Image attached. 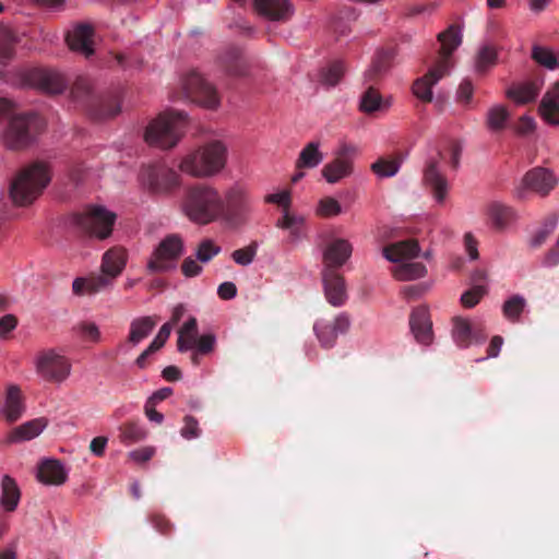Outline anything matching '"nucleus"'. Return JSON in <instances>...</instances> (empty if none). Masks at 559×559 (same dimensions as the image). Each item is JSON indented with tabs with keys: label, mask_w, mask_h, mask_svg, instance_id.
<instances>
[{
	"label": "nucleus",
	"mask_w": 559,
	"mask_h": 559,
	"mask_svg": "<svg viewBox=\"0 0 559 559\" xmlns=\"http://www.w3.org/2000/svg\"><path fill=\"white\" fill-rule=\"evenodd\" d=\"M178 209L190 223L207 226L216 222L247 223L254 210L249 188L234 182L223 191L212 182L197 181L183 187Z\"/></svg>",
	"instance_id": "f257e3e1"
},
{
	"label": "nucleus",
	"mask_w": 559,
	"mask_h": 559,
	"mask_svg": "<svg viewBox=\"0 0 559 559\" xmlns=\"http://www.w3.org/2000/svg\"><path fill=\"white\" fill-rule=\"evenodd\" d=\"M227 157L228 151L225 142L219 139H211L183 154L178 163V169L194 179L215 178L226 168Z\"/></svg>",
	"instance_id": "f03ea898"
},
{
	"label": "nucleus",
	"mask_w": 559,
	"mask_h": 559,
	"mask_svg": "<svg viewBox=\"0 0 559 559\" xmlns=\"http://www.w3.org/2000/svg\"><path fill=\"white\" fill-rule=\"evenodd\" d=\"M50 180V169L46 163H32L13 177L9 188L10 198L15 205L27 206L43 193Z\"/></svg>",
	"instance_id": "7ed1b4c3"
},
{
	"label": "nucleus",
	"mask_w": 559,
	"mask_h": 559,
	"mask_svg": "<svg viewBox=\"0 0 559 559\" xmlns=\"http://www.w3.org/2000/svg\"><path fill=\"white\" fill-rule=\"evenodd\" d=\"M185 121L183 114L166 111L146 127L144 140L151 146L171 148L180 141Z\"/></svg>",
	"instance_id": "20e7f679"
},
{
	"label": "nucleus",
	"mask_w": 559,
	"mask_h": 559,
	"mask_svg": "<svg viewBox=\"0 0 559 559\" xmlns=\"http://www.w3.org/2000/svg\"><path fill=\"white\" fill-rule=\"evenodd\" d=\"M46 128L36 115L14 116L2 133L3 144L11 150L23 148L32 143Z\"/></svg>",
	"instance_id": "39448f33"
},
{
	"label": "nucleus",
	"mask_w": 559,
	"mask_h": 559,
	"mask_svg": "<svg viewBox=\"0 0 559 559\" xmlns=\"http://www.w3.org/2000/svg\"><path fill=\"white\" fill-rule=\"evenodd\" d=\"M217 337L214 332L198 333V321L190 316L178 330L177 348L180 353L191 350L192 362L199 364V355H210L215 350Z\"/></svg>",
	"instance_id": "423d86ee"
},
{
	"label": "nucleus",
	"mask_w": 559,
	"mask_h": 559,
	"mask_svg": "<svg viewBox=\"0 0 559 559\" xmlns=\"http://www.w3.org/2000/svg\"><path fill=\"white\" fill-rule=\"evenodd\" d=\"M559 178L552 169L535 167L524 174L514 188L518 199H526L533 192L545 198L558 186Z\"/></svg>",
	"instance_id": "0eeeda50"
},
{
	"label": "nucleus",
	"mask_w": 559,
	"mask_h": 559,
	"mask_svg": "<svg viewBox=\"0 0 559 559\" xmlns=\"http://www.w3.org/2000/svg\"><path fill=\"white\" fill-rule=\"evenodd\" d=\"M442 158L443 153L439 147H430L423 174L424 186L431 193L435 202L439 205L444 204L450 191L449 181L440 171L439 167Z\"/></svg>",
	"instance_id": "6e6552de"
},
{
	"label": "nucleus",
	"mask_w": 559,
	"mask_h": 559,
	"mask_svg": "<svg viewBox=\"0 0 559 559\" xmlns=\"http://www.w3.org/2000/svg\"><path fill=\"white\" fill-rule=\"evenodd\" d=\"M139 178L144 189L156 194L170 192L181 183L179 174L164 164L143 167Z\"/></svg>",
	"instance_id": "1a4fd4ad"
},
{
	"label": "nucleus",
	"mask_w": 559,
	"mask_h": 559,
	"mask_svg": "<svg viewBox=\"0 0 559 559\" xmlns=\"http://www.w3.org/2000/svg\"><path fill=\"white\" fill-rule=\"evenodd\" d=\"M185 252L183 239L179 235H168L160 240L147 262V270L164 273L176 267L177 260Z\"/></svg>",
	"instance_id": "9d476101"
},
{
	"label": "nucleus",
	"mask_w": 559,
	"mask_h": 559,
	"mask_svg": "<svg viewBox=\"0 0 559 559\" xmlns=\"http://www.w3.org/2000/svg\"><path fill=\"white\" fill-rule=\"evenodd\" d=\"M35 370L44 380L63 382L71 372V364L60 352L47 349L38 353L34 359Z\"/></svg>",
	"instance_id": "9b49d317"
},
{
	"label": "nucleus",
	"mask_w": 559,
	"mask_h": 559,
	"mask_svg": "<svg viewBox=\"0 0 559 559\" xmlns=\"http://www.w3.org/2000/svg\"><path fill=\"white\" fill-rule=\"evenodd\" d=\"M116 214L102 205H92L79 216V225L90 235L107 238L112 231Z\"/></svg>",
	"instance_id": "f8f14e48"
},
{
	"label": "nucleus",
	"mask_w": 559,
	"mask_h": 559,
	"mask_svg": "<svg viewBox=\"0 0 559 559\" xmlns=\"http://www.w3.org/2000/svg\"><path fill=\"white\" fill-rule=\"evenodd\" d=\"M181 84L186 97L192 102L212 110L219 106V97L216 91L199 73L188 74L182 79Z\"/></svg>",
	"instance_id": "ddd939ff"
},
{
	"label": "nucleus",
	"mask_w": 559,
	"mask_h": 559,
	"mask_svg": "<svg viewBox=\"0 0 559 559\" xmlns=\"http://www.w3.org/2000/svg\"><path fill=\"white\" fill-rule=\"evenodd\" d=\"M353 243L342 237L325 239L321 250L323 267L337 270L345 265L353 254Z\"/></svg>",
	"instance_id": "4468645a"
},
{
	"label": "nucleus",
	"mask_w": 559,
	"mask_h": 559,
	"mask_svg": "<svg viewBox=\"0 0 559 559\" xmlns=\"http://www.w3.org/2000/svg\"><path fill=\"white\" fill-rule=\"evenodd\" d=\"M450 72V63L447 60H437L428 72L417 79L413 84V94L425 103L433 100L432 87Z\"/></svg>",
	"instance_id": "2eb2a0df"
},
{
	"label": "nucleus",
	"mask_w": 559,
	"mask_h": 559,
	"mask_svg": "<svg viewBox=\"0 0 559 559\" xmlns=\"http://www.w3.org/2000/svg\"><path fill=\"white\" fill-rule=\"evenodd\" d=\"M321 276L328 302L333 307H342L348 297L343 275L337 270L323 267Z\"/></svg>",
	"instance_id": "dca6fc26"
},
{
	"label": "nucleus",
	"mask_w": 559,
	"mask_h": 559,
	"mask_svg": "<svg viewBox=\"0 0 559 559\" xmlns=\"http://www.w3.org/2000/svg\"><path fill=\"white\" fill-rule=\"evenodd\" d=\"M350 326V319L346 313L338 314L333 322L318 321L314 323V333L323 347H333L337 337L345 334Z\"/></svg>",
	"instance_id": "f3484780"
},
{
	"label": "nucleus",
	"mask_w": 559,
	"mask_h": 559,
	"mask_svg": "<svg viewBox=\"0 0 559 559\" xmlns=\"http://www.w3.org/2000/svg\"><path fill=\"white\" fill-rule=\"evenodd\" d=\"M67 45L73 52L90 57L95 51L94 29L87 24L74 26L67 33Z\"/></svg>",
	"instance_id": "a211bd4d"
},
{
	"label": "nucleus",
	"mask_w": 559,
	"mask_h": 559,
	"mask_svg": "<svg viewBox=\"0 0 559 559\" xmlns=\"http://www.w3.org/2000/svg\"><path fill=\"white\" fill-rule=\"evenodd\" d=\"M254 10L261 16L276 22H286L295 14L289 0H254Z\"/></svg>",
	"instance_id": "6ab92c4d"
},
{
	"label": "nucleus",
	"mask_w": 559,
	"mask_h": 559,
	"mask_svg": "<svg viewBox=\"0 0 559 559\" xmlns=\"http://www.w3.org/2000/svg\"><path fill=\"white\" fill-rule=\"evenodd\" d=\"M543 85V80L512 83L507 87L504 95L518 106L526 105L537 98Z\"/></svg>",
	"instance_id": "aec40b11"
},
{
	"label": "nucleus",
	"mask_w": 559,
	"mask_h": 559,
	"mask_svg": "<svg viewBox=\"0 0 559 559\" xmlns=\"http://www.w3.org/2000/svg\"><path fill=\"white\" fill-rule=\"evenodd\" d=\"M128 262V253L123 248H111L103 255L100 263V275L109 278V285L121 275Z\"/></svg>",
	"instance_id": "412c9836"
},
{
	"label": "nucleus",
	"mask_w": 559,
	"mask_h": 559,
	"mask_svg": "<svg viewBox=\"0 0 559 559\" xmlns=\"http://www.w3.org/2000/svg\"><path fill=\"white\" fill-rule=\"evenodd\" d=\"M538 115L548 126L559 127V81L551 84L543 95Z\"/></svg>",
	"instance_id": "4be33fe9"
},
{
	"label": "nucleus",
	"mask_w": 559,
	"mask_h": 559,
	"mask_svg": "<svg viewBox=\"0 0 559 559\" xmlns=\"http://www.w3.org/2000/svg\"><path fill=\"white\" fill-rule=\"evenodd\" d=\"M409 325L416 341L423 345L432 343L433 333L429 312L426 307H418L411 314Z\"/></svg>",
	"instance_id": "5701e85b"
},
{
	"label": "nucleus",
	"mask_w": 559,
	"mask_h": 559,
	"mask_svg": "<svg viewBox=\"0 0 559 559\" xmlns=\"http://www.w3.org/2000/svg\"><path fill=\"white\" fill-rule=\"evenodd\" d=\"M275 226L288 233L292 242H299L307 236V223L305 216L296 212H282Z\"/></svg>",
	"instance_id": "b1692460"
},
{
	"label": "nucleus",
	"mask_w": 559,
	"mask_h": 559,
	"mask_svg": "<svg viewBox=\"0 0 559 559\" xmlns=\"http://www.w3.org/2000/svg\"><path fill=\"white\" fill-rule=\"evenodd\" d=\"M36 477L44 485L59 486L68 478V471L58 460H44L38 468Z\"/></svg>",
	"instance_id": "393cba45"
},
{
	"label": "nucleus",
	"mask_w": 559,
	"mask_h": 559,
	"mask_svg": "<svg viewBox=\"0 0 559 559\" xmlns=\"http://www.w3.org/2000/svg\"><path fill=\"white\" fill-rule=\"evenodd\" d=\"M382 254L394 266H397V264H402L406 260L416 259L419 255V247L412 240L400 241L384 247Z\"/></svg>",
	"instance_id": "a878e982"
},
{
	"label": "nucleus",
	"mask_w": 559,
	"mask_h": 559,
	"mask_svg": "<svg viewBox=\"0 0 559 559\" xmlns=\"http://www.w3.org/2000/svg\"><path fill=\"white\" fill-rule=\"evenodd\" d=\"M392 104V96H382L379 91L373 87H369L360 96L359 109L364 114L371 115L389 110Z\"/></svg>",
	"instance_id": "bb28decb"
},
{
	"label": "nucleus",
	"mask_w": 559,
	"mask_h": 559,
	"mask_svg": "<svg viewBox=\"0 0 559 559\" xmlns=\"http://www.w3.org/2000/svg\"><path fill=\"white\" fill-rule=\"evenodd\" d=\"M25 411L24 399L19 386L10 385L7 390L5 400L1 414L9 421L17 420Z\"/></svg>",
	"instance_id": "cd10ccee"
},
{
	"label": "nucleus",
	"mask_w": 559,
	"mask_h": 559,
	"mask_svg": "<svg viewBox=\"0 0 559 559\" xmlns=\"http://www.w3.org/2000/svg\"><path fill=\"white\" fill-rule=\"evenodd\" d=\"M47 425L48 420L45 417L28 420L14 428L9 435V440L11 442L29 441L38 437L46 429Z\"/></svg>",
	"instance_id": "c85d7f7f"
},
{
	"label": "nucleus",
	"mask_w": 559,
	"mask_h": 559,
	"mask_svg": "<svg viewBox=\"0 0 559 559\" xmlns=\"http://www.w3.org/2000/svg\"><path fill=\"white\" fill-rule=\"evenodd\" d=\"M438 39L441 44V49L437 60H447L451 68V53L462 44V27L450 25L447 31L439 34Z\"/></svg>",
	"instance_id": "c756f323"
},
{
	"label": "nucleus",
	"mask_w": 559,
	"mask_h": 559,
	"mask_svg": "<svg viewBox=\"0 0 559 559\" xmlns=\"http://www.w3.org/2000/svg\"><path fill=\"white\" fill-rule=\"evenodd\" d=\"M109 287H111L109 285V278L106 280L100 274L87 277H76L72 282V290L78 296L95 295Z\"/></svg>",
	"instance_id": "7c9ffc66"
},
{
	"label": "nucleus",
	"mask_w": 559,
	"mask_h": 559,
	"mask_svg": "<svg viewBox=\"0 0 559 559\" xmlns=\"http://www.w3.org/2000/svg\"><path fill=\"white\" fill-rule=\"evenodd\" d=\"M353 171V163L349 158H335L328 163L321 170L326 182L333 185L348 177Z\"/></svg>",
	"instance_id": "2f4dec72"
},
{
	"label": "nucleus",
	"mask_w": 559,
	"mask_h": 559,
	"mask_svg": "<svg viewBox=\"0 0 559 559\" xmlns=\"http://www.w3.org/2000/svg\"><path fill=\"white\" fill-rule=\"evenodd\" d=\"M511 114L506 105L493 104L486 112V127L492 133L502 132L509 123Z\"/></svg>",
	"instance_id": "473e14b6"
},
{
	"label": "nucleus",
	"mask_w": 559,
	"mask_h": 559,
	"mask_svg": "<svg viewBox=\"0 0 559 559\" xmlns=\"http://www.w3.org/2000/svg\"><path fill=\"white\" fill-rule=\"evenodd\" d=\"M20 498L21 492L16 483L4 475L1 480L0 508L5 512H13L19 506Z\"/></svg>",
	"instance_id": "72a5a7b5"
},
{
	"label": "nucleus",
	"mask_w": 559,
	"mask_h": 559,
	"mask_svg": "<svg viewBox=\"0 0 559 559\" xmlns=\"http://www.w3.org/2000/svg\"><path fill=\"white\" fill-rule=\"evenodd\" d=\"M426 273V266L421 262L415 261V259L406 260L402 264H397V266H393L392 269L393 276L403 282L421 278Z\"/></svg>",
	"instance_id": "f704fd0d"
},
{
	"label": "nucleus",
	"mask_w": 559,
	"mask_h": 559,
	"mask_svg": "<svg viewBox=\"0 0 559 559\" xmlns=\"http://www.w3.org/2000/svg\"><path fill=\"white\" fill-rule=\"evenodd\" d=\"M324 159L323 153L320 151L319 142H309L299 153L296 160V168H316Z\"/></svg>",
	"instance_id": "c9c22d12"
},
{
	"label": "nucleus",
	"mask_w": 559,
	"mask_h": 559,
	"mask_svg": "<svg viewBox=\"0 0 559 559\" xmlns=\"http://www.w3.org/2000/svg\"><path fill=\"white\" fill-rule=\"evenodd\" d=\"M34 76L35 79L32 83L44 92L57 94L61 93L64 88V81L58 74L47 71H36L34 72Z\"/></svg>",
	"instance_id": "e433bc0d"
},
{
	"label": "nucleus",
	"mask_w": 559,
	"mask_h": 559,
	"mask_svg": "<svg viewBox=\"0 0 559 559\" xmlns=\"http://www.w3.org/2000/svg\"><path fill=\"white\" fill-rule=\"evenodd\" d=\"M452 335L455 343L462 348H465L473 342L478 341L476 335L473 333V328L469 320L462 317H457L453 320Z\"/></svg>",
	"instance_id": "4c0bfd02"
},
{
	"label": "nucleus",
	"mask_w": 559,
	"mask_h": 559,
	"mask_svg": "<svg viewBox=\"0 0 559 559\" xmlns=\"http://www.w3.org/2000/svg\"><path fill=\"white\" fill-rule=\"evenodd\" d=\"M313 213L320 218H333L343 214L344 209L336 198L324 195L317 201Z\"/></svg>",
	"instance_id": "58836bf2"
},
{
	"label": "nucleus",
	"mask_w": 559,
	"mask_h": 559,
	"mask_svg": "<svg viewBox=\"0 0 559 559\" xmlns=\"http://www.w3.org/2000/svg\"><path fill=\"white\" fill-rule=\"evenodd\" d=\"M156 325V321L151 317H143L132 321L130 326L129 342L136 346L146 338Z\"/></svg>",
	"instance_id": "ea45409f"
},
{
	"label": "nucleus",
	"mask_w": 559,
	"mask_h": 559,
	"mask_svg": "<svg viewBox=\"0 0 559 559\" xmlns=\"http://www.w3.org/2000/svg\"><path fill=\"white\" fill-rule=\"evenodd\" d=\"M171 333V324L165 323L159 329L157 335L154 337L152 343L148 345V347L143 350V353L136 358L135 364L139 368L144 369L146 367V359L147 357L160 349L166 341L168 340L169 335Z\"/></svg>",
	"instance_id": "a19ab883"
},
{
	"label": "nucleus",
	"mask_w": 559,
	"mask_h": 559,
	"mask_svg": "<svg viewBox=\"0 0 559 559\" xmlns=\"http://www.w3.org/2000/svg\"><path fill=\"white\" fill-rule=\"evenodd\" d=\"M344 73V63L342 61H334L319 72L318 83L325 88L334 87L342 80Z\"/></svg>",
	"instance_id": "79ce46f5"
},
{
	"label": "nucleus",
	"mask_w": 559,
	"mask_h": 559,
	"mask_svg": "<svg viewBox=\"0 0 559 559\" xmlns=\"http://www.w3.org/2000/svg\"><path fill=\"white\" fill-rule=\"evenodd\" d=\"M498 47L492 44H481L475 58L476 70L485 71L492 68L498 61Z\"/></svg>",
	"instance_id": "37998d69"
},
{
	"label": "nucleus",
	"mask_w": 559,
	"mask_h": 559,
	"mask_svg": "<svg viewBox=\"0 0 559 559\" xmlns=\"http://www.w3.org/2000/svg\"><path fill=\"white\" fill-rule=\"evenodd\" d=\"M401 164L397 158L380 157L371 164V170L380 179L391 178L400 171Z\"/></svg>",
	"instance_id": "c03bdc74"
},
{
	"label": "nucleus",
	"mask_w": 559,
	"mask_h": 559,
	"mask_svg": "<svg viewBox=\"0 0 559 559\" xmlns=\"http://www.w3.org/2000/svg\"><path fill=\"white\" fill-rule=\"evenodd\" d=\"M532 58L547 70H555L559 67V57L548 47L534 46L532 49Z\"/></svg>",
	"instance_id": "a18cd8bd"
},
{
	"label": "nucleus",
	"mask_w": 559,
	"mask_h": 559,
	"mask_svg": "<svg viewBox=\"0 0 559 559\" xmlns=\"http://www.w3.org/2000/svg\"><path fill=\"white\" fill-rule=\"evenodd\" d=\"M525 307V299L520 295H514L504 301L502 307L503 316L511 322H518Z\"/></svg>",
	"instance_id": "49530a36"
},
{
	"label": "nucleus",
	"mask_w": 559,
	"mask_h": 559,
	"mask_svg": "<svg viewBox=\"0 0 559 559\" xmlns=\"http://www.w3.org/2000/svg\"><path fill=\"white\" fill-rule=\"evenodd\" d=\"M264 202L275 204L282 209V212L292 211L293 197L289 189H278L264 197Z\"/></svg>",
	"instance_id": "de8ad7c7"
},
{
	"label": "nucleus",
	"mask_w": 559,
	"mask_h": 559,
	"mask_svg": "<svg viewBox=\"0 0 559 559\" xmlns=\"http://www.w3.org/2000/svg\"><path fill=\"white\" fill-rule=\"evenodd\" d=\"M147 436L144 427L136 424H128L121 431L120 440L126 445L143 441Z\"/></svg>",
	"instance_id": "09e8293b"
},
{
	"label": "nucleus",
	"mask_w": 559,
	"mask_h": 559,
	"mask_svg": "<svg viewBox=\"0 0 559 559\" xmlns=\"http://www.w3.org/2000/svg\"><path fill=\"white\" fill-rule=\"evenodd\" d=\"M219 252L221 247L212 239H203L195 250V258L201 263H207Z\"/></svg>",
	"instance_id": "8fccbe9b"
},
{
	"label": "nucleus",
	"mask_w": 559,
	"mask_h": 559,
	"mask_svg": "<svg viewBox=\"0 0 559 559\" xmlns=\"http://www.w3.org/2000/svg\"><path fill=\"white\" fill-rule=\"evenodd\" d=\"M486 284H476L461 296V302L466 308H473L486 295Z\"/></svg>",
	"instance_id": "3c124183"
},
{
	"label": "nucleus",
	"mask_w": 559,
	"mask_h": 559,
	"mask_svg": "<svg viewBox=\"0 0 559 559\" xmlns=\"http://www.w3.org/2000/svg\"><path fill=\"white\" fill-rule=\"evenodd\" d=\"M558 221V215L550 216L533 238L532 245L535 247L542 245L545 241V239L556 229Z\"/></svg>",
	"instance_id": "603ef678"
},
{
	"label": "nucleus",
	"mask_w": 559,
	"mask_h": 559,
	"mask_svg": "<svg viewBox=\"0 0 559 559\" xmlns=\"http://www.w3.org/2000/svg\"><path fill=\"white\" fill-rule=\"evenodd\" d=\"M180 435L182 438H185L187 440H192V439L199 438L201 435V430H200L199 421L197 420V418H194L191 415H187L183 418V426L180 430Z\"/></svg>",
	"instance_id": "864d4df0"
},
{
	"label": "nucleus",
	"mask_w": 559,
	"mask_h": 559,
	"mask_svg": "<svg viewBox=\"0 0 559 559\" xmlns=\"http://www.w3.org/2000/svg\"><path fill=\"white\" fill-rule=\"evenodd\" d=\"M257 248L254 246H248L241 249H237L233 252L231 257L235 263L247 266L251 264L255 258Z\"/></svg>",
	"instance_id": "5fc2aeb1"
},
{
	"label": "nucleus",
	"mask_w": 559,
	"mask_h": 559,
	"mask_svg": "<svg viewBox=\"0 0 559 559\" xmlns=\"http://www.w3.org/2000/svg\"><path fill=\"white\" fill-rule=\"evenodd\" d=\"M474 95V86L469 81H463L455 94V100L457 104H461L464 107H467L472 104Z\"/></svg>",
	"instance_id": "6e6d98bb"
},
{
	"label": "nucleus",
	"mask_w": 559,
	"mask_h": 559,
	"mask_svg": "<svg viewBox=\"0 0 559 559\" xmlns=\"http://www.w3.org/2000/svg\"><path fill=\"white\" fill-rule=\"evenodd\" d=\"M14 37L9 29L0 32V59H8L13 55Z\"/></svg>",
	"instance_id": "4d7b16f0"
},
{
	"label": "nucleus",
	"mask_w": 559,
	"mask_h": 559,
	"mask_svg": "<svg viewBox=\"0 0 559 559\" xmlns=\"http://www.w3.org/2000/svg\"><path fill=\"white\" fill-rule=\"evenodd\" d=\"M156 453V449L152 445L143 447L140 449L132 450L128 453V456L138 464H143L150 461L154 454Z\"/></svg>",
	"instance_id": "13d9d810"
},
{
	"label": "nucleus",
	"mask_w": 559,
	"mask_h": 559,
	"mask_svg": "<svg viewBox=\"0 0 559 559\" xmlns=\"http://www.w3.org/2000/svg\"><path fill=\"white\" fill-rule=\"evenodd\" d=\"M444 151L447 154H449L452 166L454 168H457L460 165V159L463 151L462 143L456 140L450 141L447 144Z\"/></svg>",
	"instance_id": "bf43d9fd"
},
{
	"label": "nucleus",
	"mask_w": 559,
	"mask_h": 559,
	"mask_svg": "<svg viewBox=\"0 0 559 559\" xmlns=\"http://www.w3.org/2000/svg\"><path fill=\"white\" fill-rule=\"evenodd\" d=\"M464 249L468 254L469 260H477L478 254V241L472 233H466L463 236Z\"/></svg>",
	"instance_id": "052dcab7"
},
{
	"label": "nucleus",
	"mask_w": 559,
	"mask_h": 559,
	"mask_svg": "<svg viewBox=\"0 0 559 559\" xmlns=\"http://www.w3.org/2000/svg\"><path fill=\"white\" fill-rule=\"evenodd\" d=\"M182 273L186 277H194L198 276L202 272V266L193 260L191 257H188L182 265Z\"/></svg>",
	"instance_id": "680f3d73"
},
{
	"label": "nucleus",
	"mask_w": 559,
	"mask_h": 559,
	"mask_svg": "<svg viewBox=\"0 0 559 559\" xmlns=\"http://www.w3.org/2000/svg\"><path fill=\"white\" fill-rule=\"evenodd\" d=\"M83 336L92 342H98L100 340V332L94 323H83L80 326Z\"/></svg>",
	"instance_id": "e2e57ef3"
},
{
	"label": "nucleus",
	"mask_w": 559,
	"mask_h": 559,
	"mask_svg": "<svg viewBox=\"0 0 559 559\" xmlns=\"http://www.w3.org/2000/svg\"><path fill=\"white\" fill-rule=\"evenodd\" d=\"M217 294L222 299L230 300L237 295V287L233 282H224L217 288Z\"/></svg>",
	"instance_id": "0e129e2a"
},
{
	"label": "nucleus",
	"mask_w": 559,
	"mask_h": 559,
	"mask_svg": "<svg viewBox=\"0 0 559 559\" xmlns=\"http://www.w3.org/2000/svg\"><path fill=\"white\" fill-rule=\"evenodd\" d=\"M108 443L106 437L99 436L92 439L90 450L95 456H103Z\"/></svg>",
	"instance_id": "69168bd1"
},
{
	"label": "nucleus",
	"mask_w": 559,
	"mask_h": 559,
	"mask_svg": "<svg viewBox=\"0 0 559 559\" xmlns=\"http://www.w3.org/2000/svg\"><path fill=\"white\" fill-rule=\"evenodd\" d=\"M17 321L14 316L7 314L0 319V336H5L16 328Z\"/></svg>",
	"instance_id": "338daca9"
},
{
	"label": "nucleus",
	"mask_w": 559,
	"mask_h": 559,
	"mask_svg": "<svg viewBox=\"0 0 559 559\" xmlns=\"http://www.w3.org/2000/svg\"><path fill=\"white\" fill-rule=\"evenodd\" d=\"M151 522L162 534H167L171 528L170 522L162 514H153L151 516Z\"/></svg>",
	"instance_id": "774afa93"
}]
</instances>
